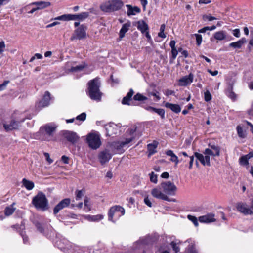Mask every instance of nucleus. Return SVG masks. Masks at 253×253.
<instances>
[{"instance_id":"nucleus-1","label":"nucleus","mask_w":253,"mask_h":253,"mask_svg":"<svg viewBox=\"0 0 253 253\" xmlns=\"http://www.w3.org/2000/svg\"><path fill=\"white\" fill-rule=\"evenodd\" d=\"M99 78L96 77L89 81L87 83L88 95L93 100L100 101L101 99L102 93L100 90L101 83Z\"/></svg>"},{"instance_id":"nucleus-2","label":"nucleus","mask_w":253,"mask_h":253,"mask_svg":"<svg viewBox=\"0 0 253 253\" xmlns=\"http://www.w3.org/2000/svg\"><path fill=\"white\" fill-rule=\"evenodd\" d=\"M124 5L121 0L106 1L100 5L101 10L104 12L111 13L120 10Z\"/></svg>"},{"instance_id":"nucleus-3","label":"nucleus","mask_w":253,"mask_h":253,"mask_svg":"<svg viewBox=\"0 0 253 253\" xmlns=\"http://www.w3.org/2000/svg\"><path fill=\"white\" fill-rule=\"evenodd\" d=\"M32 204L37 210L45 211L48 208V201L45 195L42 192H39L38 194L33 198Z\"/></svg>"},{"instance_id":"nucleus-4","label":"nucleus","mask_w":253,"mask_h":253,"mask_svg":"<svg viewBox=\"0 0 253 253\" xmlns=\"http://www.w3.org/2000/svg\"><path fill=\"white\" fill-rule=\"evenodd\" d=\"M89 16V13L84 12L78 14H64L57 17L55 20L70 21L79 20H84Z\"/></svg>"},{"instance_id":"nucleus-5","label":"nucleus","mask_w":253,"mask_h":253,"mask_svg":"<svg viewBox=\"0 0 253 253\" xmlns=\"http://www.w3.org/2000/svg\"><path fill=\"white\" fill-rule=\"evenodd\" d=\"M86 142L93 150L98 148L101 145L100 136L95 133H90L86 136Z\"/></svg>"},{"instance_id":"nucleus-6","label":"nucleus","mask_w":253,"mask_h":253,"mask_svg":"<svg viewBox=\"0 0 253 253\" xmlns=\"http://www.w3.org/2000/svg\"><path fill=\"white\" fill-rule=\"evenodd\" d=\"M161 186L163 189V191L166 194L169 195H174L177 190L176 186L171 181L162 182Z\"/></svg>"},{"instance_id":"nucleus-7","label":"nucleus","mask_w":253,"mask_h":253,"mask_svg":"<svg viewBox=\"0 0 253 253\" xmlns=\"http://www.w3.org/2000/svg\"><path fill=\"white\" fill-rule=\"evenodd\" d=\"M62 135L73 145H75L80 139V137L77 134L71 131L64 130L62 132Z\"/></svg>"},{"instance_id":"nucleus-8","label":"nucleus","mask_w":253,"mask_h":253,"mask_svg":"<svg viewBox=\"0 0 253 253\" xmlns=\"http://www.w3.org/2000/svg\"><path fill=\"white\" fill-rule=\"evenodd\" d=\"M70 203L71 200L70 198H67L62 200L53 208V214L54 215H56L61 210L68 207L70 205Z\"/></svg>"},{"instance_id":"nucleus-9","label":"nucleus","mask_w":253,"mask_h":253,"mask_svg":"<svg viewBox=\"0 0 253 253\" xmlns=\"http://www.w3.org/2000/svg\"><path fill=\"white\" fill-rule=\"evenodd\" d=\"M87 27L84 25H81L79 28L75 31V36H72L71 37V39L73 40L74 39H83L86 38V30Z\"/></svg>"},{"instance_id":"nucleus-10","label":"nucleus","mask_w":253,"mask_h":253,"mask_svg":"<svg viewBox=\"0 0 253 253\" xmlns=\"http://www.w3.org/2000/svg\"><path fill=\"white\" fill-rule=\"evenodd\" d=\"M152 195L157 199H162L169 202H175V199H170L166 194L162 193L159 189L154 188L152 190Z\"/></svg>"},{"instance_id":"nucleus-11","label":"nucleus","mask_w":253,"mask_h":253,"mask_svg":"<svg viewBox=\"0 0 253 253\" xmlns=\"http://www.w3.org/2000/svg\"><path fill=\"white\" fill-rule=\"evenodd\" d=\"M236 207L238 211L245 215H253V211L251 209L247 207L245 203L238 202L236 204Z\"/></svg>"},{"instance_id":"nucleus-12","label":"nucleus","mask_w":253,"mask_h":253,"mask_svg":"<svg viewBox=\"0 0 253 253\" xmlns=\"http://www.w3.org/2000/svg\"><path fill=\"white\" fill-rule=\"evenodd\" d=\"M112 155L109 152V151L105 149V150L101 151L98 155V159L100 163L103 165L107 163L112 158Z\"/></svg>"},{"instance_id":"nucleus-13","label":"nucleus","mask_w":253,"mask_h":253,"mask_svg":"<svg viewBox=\"0 0 253 253\" xmlns=\"http://www.w3.org/2000/svg\"><path fill=\"white\" fill-rule=\"evenodd\" d=\"M25 119H23L20 121H16L14 120H12L9 124H4L3 127L6 131L12 130L13 129H17L20 126L21 123L24 122Z\"/></svg>"},{"instance_id":"nucleus-14","label":"nucleus","mask_w":253,"mask_h":253,"mask_svg":"<svg viewBox=\"0 0 253 253\" xmlns=\"http://www.w3.org/2000/svg\"><path fill=\"white\" fill-rule=\"evenodd\" d=\"M193 81V75L190 73L187 76L182 77L179 80V85L180 86H184L192 83Z\"/></svg>"},{"instance_id":"nucleus-15","label":"nucleus","mask_w":253,"mask_h":253,"mask_svg":"<svg viewBox=\"0 0 253 253\" xmlns=\"http://www.w3.org/2000/svg\"><path fill=\"white\" fill-rule=\"evenodd\" d=\"M56 126H52L50 124H46L44 126L41 127L40 130L42 131L44 130L46 134L48 136H52L53 133L55 131L56 129Z\"/></svg>"},{"instance_id":"nucleus-16","label":"nucleus","mask_w":253,"mask_h":253,"mask_svg":"<svg viewBox=\"0 0 253 253\" xmlns=\"http://www.w3.org/2000/svg\"><path fill=\"white\" fill-rule=\"evenodd\" d=\"M50 93L49 91H45L42 99L39 102V105L41 107H45L49 105L50 100Z\"/></svg>"},{"instance_id":"nucleus-17","label":"nucleus","mask_w":253,"mask_h":253,"mask_svg":"<svg viewBox=\"0 0 253 253\" xmlns=\"http://www.w3.org/2000/svg\"><path fill=\"white\" fill-rule=\"evenodd\" d=\"M199 220L202 223H210L214 222L216 219L214 218V214L209 213L205 215L201 216L199 217Z\"/></svg>"},{"instance_id":"nucleus-18","label":"nucleus","mask_w":253,"mask_h":253,"mask_svg":"<svg viewBox=\"0 0 253 253\" xmlns=\"http://www.w3.org/2000/svg\"><path fill=\"white\" fill-rule=\"evenodd\" d=\"M131 27V22L128 21L126 23L123 24L119 32V38L122 39L125 36V34L129 30Z\"/></svg>"},{"instance_id":"nucleus-19","label":"nucleus","mask_w":253,"mask_h":253,"mask_svg":"<svg viewBox=\"0 0 253 253\" xmlns=\"http://www.w3.org/2000/svg\"><path fill=\"white\" fill-rule=\"evenodd\" d=\"M137 24V29L140 30L142 34H144L149 30L148 24L144 20H139L136 22Z\"/></svg>"},{"instance_id":"nucleus-20","label":"nucleus","mask_w":253,"mask_h":253,"mask_svg":"<svg viewBox=\"0 0 253 253\" xmlns=\"http://www.w3.org/2000/svg\"><path fill=\"white\" fill-rule=\"evenodd\" d=\"M165 106L170 109L172 112L175 113H178L181 111V107L180 105L176 104H172L169 102H166L165 104Z\"/></svg>"},{"instance_id":"nucleus-21","label":"nucleus","mask_w":253,"mask_h":253,"mask_svg":"<svg viewBox=\"0 0 253 253\" xmlns=\"http://www.w3.org/2000/svg\"><path fill=\"white\" fill-rule=\"evenodd\" d=\"M126 7L127 8V14L129 16L134 15L136 13H139L141 11L140 8L137 6L132 7L131 5L127 4Z\"/></svg>"},{"instance_id":"nucleus-22","label":"nucleus","mask_w":253,"mask_h":253,"mask_svg":"<svg viewBox=\"0 0 253 253\" xmlns=\"http://www.w3.org/2000/svg\"><path fill=\"white\" fill-rule=\"evenodd\" d=\"M145 109L148 111L154 112L156 113L160 116L161 118L163 119L165 118V110L163 109L159 108L157 109L152 106H148L145 108Z\"/></svg>"},{"instance_id":"nucleus-23","label":"nucleus","mask_w":253,"mask_h":253,"mask_svg":"<svg viewBox=\"0 0 253 253\" xmlns=\"http://www.w3.org/2000/svg\"><path fill=\"white\" fill-rule=\"evenodd\" d=\"M33 224L36 227L37 230L41 233L44 234L46 224L44 223H41L38 221H34Z\"/></svg>"},{"instance_id":"nucleus-24","label":"nucleus","mask_w":253,"mask_h":253,"mask_svg":"<svg viewBox=\"0 0 253 253\" xmlns=\"http://www.w3.org/2000/svg\"><path fill=\"white\" fill-rule=\"evenodd\" d=\"M247 42V40L245 38H242L236 42H233L230 43L229 46L234 48H241L243 44Z\"/></svg>"},{"instance_id":"nucleus-25","label":"nucleus","mask_w":253,"mask_h":253,"mask_svg":"<svg viewBox=\"0 0 253 253\" xmlns=\"http://www.w3.org/2000/svg\"><path fill=\"white\" fill-rule=\"evenodd\" d=\"M33 4L36 5L39 10L44 9L50 6L51 5V3L50 2L46 1H38L34 2Z\"/></svg>"},{"instance_id":"nucleus-26","label":"nucleus","mask_w":253,"mask_h":253,"mask_svg":"<svg viewBox=\"0 0 253 253\" xmlns=\"http://www.w3.org/2000/svg\"><path fill=\"white\" fill-rule=\"evenodd\" d=\"M23 185L28 190H32L34 187V183L33 182L28 180L26 178L22 180Z\"/></svg>"},{"instance_id":"nucleus-27","label":"nucleus","mask_w":253,"mask_h":253,"mask_svg":"<svg viewBox=\"0 0 253 253\" xmlns=\"http://www.w3.org/2000/svg\"><path fill=\"white\" fill-rule=\"evenodd\" d=\"M133 99L134 101H137L141 102H145V101L148 100V98L140 93H137L133 96Z\"/></svg>"},{"instance_id":"nucleus-28","label":"nucleus","mask_w":253,"mask_h":253,"mask_svg":"<svg viewBox=\"0 0 253 253\" xmlns=\"http://www.w3.org/2000/svg\"><path fill=\"white\" fill-rule=\"evenodd\" d=\"M117 212L116 211L114 207V206L111 207L108 211V219L110 221H111L113 222H115V221L113 220V217L115 215H116L117 216Z\"/></svg>"},{"instance_id":"nucleus-29","label":"nucleus","mask_w":253,"mask_h":253,"mask_svg":"<svg viewBox=\"0 0 253 253\" xmlns=\"http://www.w3.org/2000/svg\"><path fill=\"white\" fill-rule=\"evenodd\" d=\"M214 37L216 40H223L226 38L225 32L223 31L215 32L214 34Z\"/></svg>"},{"instance_id":"nucleus-30","label":"nucleus","mask_w":253,"mask_h":253,"mask_svg":"<svg viewBox=\"0 0 253 253\" xmlns=\"http://www.w3.org/2000/svg\"><path fill=\"white\" fill-rule=\"evenodd\" d=\"M157 144H154L152 143L147 145V149L149 152V156L153 155L156 152V148L157 147Z\"/></svg>"},{"instance_id":"nucleus-31","label":"nucleus","mask_w":253,"mask_h":253,"mask_svg":"<svg viewBox=\"0 0 253 253\" xmlns=\"http://www.w3.org/2000/svg\"><path fill=\"white\" fill-rule=\"evenodd\" d=\"M251 158V156L248 155H244L241 157L239 159V163L241 165L246 166L249 164V160Z\"/></svg>"},{"instance_id":"nucleus-32","label":"nucleus","mask_w":253,"mask_h":253,"mask_svg":"<svg viewBox=\"0 0 253 253\" xmlns=\"http://www.w3.org/2000/svg\"><path fill=\"white\" fill-rule=\"evenodd\" d=\"M106 130V134L109 136L112 135L113 134H116V132L115 130H114V128H113V126L111 125H105V126Z\"/></svg>"},{"instance_id":"nucleus-33","label":"nucleus","mask_w":253,"mask_h":253,"mask_svg":"<svg viewBox=\"0 0 253 253\" xmlns=\"http://www.w3.org/2000/svg\"><path fill=\"white\" fill-rule=\"evenodd\" d=\"M85 64L84 63L83 64L77 65L75 67H72L70 71L72 72H76L83 70L85 67Z\"/></svg>"},{"instance_id":"nucleus-34","label":"nucleus","mask_w":253,"mask_h":253,"mask_svg":"<svg viewBox=\"0 0 253 253\" xmlns=\"http://www.w3.org/2000/svg\"><path fill=\"white\" fill-rule=\"evenodd\" d=\"M114 207L115 209V211H116L118 213L119 212H120L121 213L120 214H118L117 215V217H119L125 214V210L124 209V208L123 207H122V206H119V205H115V206H114Z\"/></svg>"},{"instance_id":"nucleus-35","label":"nucleus","mask_w":253,"mask_h":253,"mask_svg":"<svg viewBox=\"0 0 253 253\" xmlns=\"http://www.w3.org/2000/svg\"><path fill=\"white\" fill-rule=\"evenodd\" d=\"M194 156L196 158L197 160H198L201 162L203 165H206V163H205L204 156L203 154L198 152H194Z\"/></svg>"},{"instance_id":"nucleus-36","label":"nucleus","mask_w":253,"mask_h":253,"mask_svg":"<svg viewBox=\"0 0 253 253\" xmlns=\"http://www.w3.org/2000/svg\"><path fill=\"white\" fill-rule=\"evenodd\" d=\"M228 96L229 98H230L232 100H235L236 98V94L233 91V85H230L228 88Z\"/></svg>"},{"instance_id":"nucleus-37","label":"nucleus","mask_w":253,"mask_h":253,"mask_svg":"<svg viewBox=\"0 0 253 253\" xmlns=\"http://www.w3.org/2000/svg\"><path fill=\"white\" fill-rule=\"evenodd\" d=\"M15 211V208L12 206L6 207L4 210V214L6 216H10Z\"/></svg>"},{"instance_id":"nucleus-38","label":"nucleus","mask_w":253,"mask_h":253,"mask_svg":"<svg viewBox=\"0 0 253 253\" xmlns=\"http://www.w3.org/2000/svg\"><path fill=\"white\" fill-rule=\"evenodd\" d=\"M85 192L84 190H76L75 191L76 194V200H80L82 197L84 196V193Z\"/></svg>"},{"instance_id":"nucleus-39","label":"nucleus","mask_w":253,"mask_h":253,"mask_svg":"<svg viewBox=\"0 0 253 253\" xmlns=\"http://www.w3.org/2000/svg\"><path fill=\"white\" fill-rule=\"evenodd\" d=\"M209 146L212 150L215 151V155L217 156H219L220 155V148L218 146H215L213 144H209Z\"/></svg>"},{"instance_id":"nucleus-40","label":"nucleus","mask_w":253,"mask_h":253,"mask_svg":"<svg viewBox=\"0 0 253 253\" xmlns=\"http://www.w3.org/2000/svg\"><path fill=\"white\" fill-rule=\"evenodd\" d=\"M238 135L239 137L244 138L246 137V134L243 132L242 127L240 126H238L236 127Z\"/></svg>"},{"instance_id":"nucleus-41","label":"nucleus","mask_w":253,"mask_h":253,"mask_svg":"<svg viewBox=\"0 0 253 253\" xmlns=\"http://www.w3.org/2000/svg\"><path fill=\"white\" fill-rule=\"evenodd\" d=\"M212 99V96L208 90L204 92V100L206 102H209Z\"/></svg>"},{"instance_id":"nucleus-42","label":"nucleus","mask_w":253,"mask_h":253,"mask_svg":"<svg viewBox=\"0 0 253 253\" xmlns=\"http://www.w3.org/2000/svg\"><path fill=\"white\" fill-rule=\"evenodd\" d=\"M171 54L172 56L170 57V62L172 63L173 61L176 58L177 54H178V51L176 48H173L171 49Z\"/></svg>"},{"instance_id":"nucleus-43","label":"nucleus","mask_w":253,"mask_h":253,"mask_svg":"<svg viewBox=\"0 0 253 253\" xmlns=\"http://www.w3.org/2000/svg\"><path fill=\"white\" fill-rule=\"evenodd\" d=\"M122 103L123 105H135L136 104L135 102H132V103H130V100L128 99H127L126 97H123L122 100Z\"/></svg>"},{"instance_id":"nucleus-44","label":"nucleus","mask_w":253,"mask_h":253,"mask_svg":"<svg viewBox=\"0 0 253 253\" xmlns=\"http://www.w3.org/2000/svg\"><path fill=\"white\" fill-rule=\"evenodd\" d=\"M203 19L204 21L208 20L209 21H211L214 20H216V18L215 17L211 16V14L209 15H203Z\"/></svg>"},{"instance_id":"nucleus-45","label":"nucleus","mask_w":253,"mask_h":253,"mask_svg":"<svg viewBox=\"0 0 253 253\" xmlns=\"http://www.w3.org/2000/svg\"><path fill=\"white\" fill-rule=\"evenodd\" d=\"M150 179L152 182L156 183L157 182V175L155 174L154 172H151L150 174Z\"/></svg>"},{"instance_id":"nucleus-46","label":"nucleus","mask_w":253,"mask_h":253,"mask_svg":"<svg viewBox=\"0 0 253 253\" xmlns=\"http://www.w3.org/2000/svg\"><path fill=\"white\" fill-rule=\"evenodd\" d=\"M188 251L189 253H198V251L194 244L189 245L188 248Z\"/></svg>"},{"instance_id":"nucleus-47","label":"nucleus","mask_w":253,"mask_h":253,"mask_svg":"<svg viewBox=\"0 0 253 253\" xmlns=\"http://www.w3.org/2000/svg\"><path fill=\"white\" fill-rule=\"evenodd\" d=\"M124 146V144L122 142H117L114 144V148L118 150L122 149Z\"/></svg>"},{"instance_id":"nucleus-48","label":"nucleus","mask_w":253,"mask_h":253,"mask_svg":"<svg viewBox=\"0 0 253 253\" xmlns=\"http://www.w3.org/2000/svg\"><path fill=\"white\" fill-rule=\"evenodd\" d=\"M194 35L196 39V44L198 46H199L202 42V37L201 35L198 34H195Z\"/></svg>"},{"instance_id":"nucleus-49","label":"nucleus","mask_w":253,"mask_h":253,"mask_svg":"<svg viewBox=\"0 0 253 253\" xmlns=\"http://www.w3.org/2000/svg\"><path fill=\"white\" fill-rule=\"evenodd\" d=\"M86 114L84 112L81 113L80 115H78L76 117V119L78 120L84 121L86 119Z\"/></svg>"},{"instance_id":"nucleus-50","label":"nucleus","mask_w":253,"mask_h":253,"mask_svg":"<svg viewBox=\"0 0 253 253\" xmlns=\"http://www.w3.org/2000/svg\"><path fill=\"white\" fill-rule=\"evenodd\" d=\"M204 154L206 155H211L213 156H216L215 153L210 149L206 148L204 152Z\"/></svg>"},{"instance_id":"nucleus-51","label":"nucleus","mask_w":253,"mask_h":253,"mask_svg":"<svg viewBox=\"0 0 253 253\" xmlns=\"http://www.w3.org/2000/svg\"><path fill=\"white\" fill-rule=\"evenodd\" d=\"M170 245L173 250L175 251L176 253H178L180 249L179 247L177 246V244L175 242H171Z\"/></svg>"},{"instance_id":"nucleus-52","label":"nucleus","mask_w":253,"mask_h":253,"mask_svg":"<svg viewBox=\"0 0 253 253\" xmlns=\"http://www.w3.org/2000/svg\"><path fill=\"white\" fill-rule=\"evenodd\" d=\"M89 202V198L85 196L84 198V206L85 208H86L87 209V211H90L91 208L89 205H88V203Z\"/></svg>"},{"instance_id":"nucleus-53","label":"nucleus","mask_w":253,"mask_h":253,"mask_svg":"<svg viewBox=\"0 0 253 253\" xmlns=\"http://www.w3.org/2000/svg\"><path fill=\"white\" fill-rule=\"evenodd\" d=\"M134 91L132 89H130L129 92L127 93L126 95L125 96L127 99H129L130 101L132 100V97L134 94Z\"/></svg>"},{"instance_id":"nucleus-54","label":"nucleus","mask_w":253,"mask_h":253,"mask_svg":"<svg viewBox=\"0 0 253 253\" xmlns=\"http://www.w3.org/2000/svg\"><path fill=\"white\" fill-rule=\"evenodd\" d=\"M10 82L9 81L6 80L4 81L2 84H0V91L4 90L7 84Z\"/></svg>"},{"instance_id":"nucleus-55","label":"nucleus","mask_w":253,"mask_h":253,"mask_svg":"<svg viewBox=\"0 0 253 253\" xmlns=\"http://www.w3.org/2000/svg\"><path fill=\"white\" fill-rule=\"evenodd\" d=\"M144 202L145 204L146 205H147L148 207H152V204L150 200L149 199L148 196L145 197L144 200Z\"/></svg>"},{"instance_id":"nucleus-56","label":"nucleus","mask_w":253,"mask_h":253,"mask_svg":"<svg viewBox=\"0 0 253 253\" xmlns=\"http://www.w3.org/2000/svg\"><path fill=\"white\" fill-rule=\"evenodd\" d=\"M20 235L23 238V242L24 244H26L28 241V237L25 234V232L22 231L20 233Z\"/></svg>"},{"instance_id":"nucleus-57","label":"nucleus","mask_w":253,"mask_h":253,"mask_svg":"<svg viewBox=\"0 0 253 253\" xmlns=\"http://www.w3.org/2000/svg\"><path fill=\"white\" fill-rule=\"evenodd\" d=\"M5 48V44L3 41L0 42V54L4 51V49Z\"/></svg>"},{"instance_id":"nucleus-58","label":"nucleus","mask_w":253,"mask_h":253,"mask_svg":"<svg viewBox=\"0 0 253 253\" xmlns=\"http://www.w3.org/2000/svg\"><path fill=\"white\" fill-rule=\"evenodd\" d=\"M103 216L102 215H94L92 217V219L93 221H98L103 219Z\"/></svg>"},{"instance_id":"nucleus-59","label":"nucleus","mask_w":253,"mask_h":253,"mask_svg":"<svg viewBox=\"0 0 253 253\" xmlns=\"http://www.w3.org/2000/svg\"><path fill=\"white\" fill-rule=\"evenodd\" d=\"M205 159V163H206V165L208 166H210V157L209 155H206L204 157Z\"/></svg>"},{"instance_id":"nucleus-60","label":"nucleus","mask_w":253,"mask_h":253,"mask_svg":"<svg viewBox=\"0 0 253 253\" xmlns=\"http://www.w3.org/2000/svg\"><path fill=\"white\" fill-rule=\"evenodd\" d=\"M170 160L171 161L173 162H174L176 165L179 162V160H178V157H177V156L176 155H174V156L171 157L170 159Z\"/></svg>"},{"instance_id":"nucleus-61","label":"nucleus","mask_w":253,"mask_h":253,"mask_svg":"<svg viewBox=\"0 0 253 253\" xmlns=\"http://www.w3.org/2000/svg\"><path fill=\"white\" fill-rule=\"evenodd\" d=\"M233 35L236 37H239L240 36V31L239 29H235L233 30Z\"/></svg>"},{"instance_id":"nucleus-62","label":"nucleus","mask_w":253,"mask_h":253,"mask_svg":"<svg viewBox=\"0 0 253 253\" xmlns=\"http://www.w3.org/2000/svg\"><path fill=\"white\" fill-rule=\"evenodd\" d=\"M188 218L189 220L193 221L194 223V224H198L197 218L195 216L189 215H188Z\"/></svg>"},{"instance_id":"nucleus-63","label":"nucleus","mask_w":253,"mask_h":253,"mask_svg":"<svg viewBox=\"0 0 253 253\" xmlns=\"http://www.w3.org/2000/svg\"><path fill=\"white\" fill-rule=\"evenodd\" d=\"M157 94H159V92L156 91L155 92L150 93L149 95L155 96L157 99V101H159L160 100L161 97Z\"/></svg>"},{"instance_id":"nucleus-64","label":"nucleus","mask_w":253,"mask_h":253,"mask_svg":"<svg viewBox=\"0 0 253 253\" xmlns=\"http://www.w3.org/2000/svg\"><path fill=\"white\" fill-rule=\"evenodd\" d=\"M61 160L64 164H67L69 163V158L65 155L61 157Z\"/></svg>"}]
</instances>
